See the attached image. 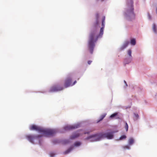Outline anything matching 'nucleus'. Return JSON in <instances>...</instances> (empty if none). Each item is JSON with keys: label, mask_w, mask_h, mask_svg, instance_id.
Segmentation results:
<instances>
[{"label": "nucleus", "mask_w": 157, "mask_h": 157, "mask_svg": "<svg viewBox=\"0 0 157 157\" xmlns=\"http://www.w3.org/2000/svg\"><path fill=\"white\" fill-rule=\"evenodd\" d=\"M99 16L98 13H97L96 15V21H99Z\"/></svg>", "instance_id": "bb28decb"}, {"label": "nucleus", "mask_w": 157, "mask_h": 157, "mask_svg": "<svg viewBox=\"0 0 157 157\" xmlns=\"http://www.w3.org/2000/svg\"><path fill=\"white\" fill-rule=\"evenodd\" d=\"M124 88H126V87L125 86H124Z\"/></svg>", "instance_id": "c9c22d12"}, {"label": "nucleus", "mask_w": 157, "mask_h": 157, "mask_svg": "<svg viewBox=\"0 0 157 157\" xmlns=\"http://www.w3.org/2000/svg\"><path fill=\"white\" fill-rule=\"evenodd\" d=\"M80 134L79 133H74L69 138L71 140H74L79 137Z\"/></svg>", "instance_id": "4468645a"}, {"label": "nucleus", "mask_w": 157, "mask_h": 157, "mask_svg": "<svg viewBox=\"0 0 157 157\" xmlns=\"http://www.w3.org/2000/svg\"><path fill=\"white\" fill-rule=\"evenodd\" d=\"M71 143V141L68 139L61 140V143L62 144L65 145Z\"/></svg>", "instance_id": "2eb2a0df"}, {"label": "nucleus", "mask_w": 157, "mask_h": 157, "mask_svg": "<svg viewBox=\"0 0 157 157\" xmlns=\"http://www.w3.org/2000/svg\"><path fill=\"white\" fill-rule=\"evenodd\" d=\"M105 17L103 16L102 19L101 21V27L100 28L99 33V35L98 36L100 35H103L104 33V29L105 25Z\"/></svg>", "instance_id": "1a4fd4ad"}, {"label": "nucleus", "mask_w": 157, "mask_h": 157, "mask_svg": "<svg viewBox=\"0 0 157 157\" xmlns=\"http://www.w3.org/2000/svg\"><path fill=\"white\" fill-rule=\"evenodd\" d=\"M99 21H96L94 23L93 26L90 29L87 47L90 53L93 54L94 48L95 46V43L97 42L98 38L102 37L103 35H100L99 33L96 35L97 33V27L99 26Z\"/></svg>", "instance_id": "f257e3e1"}, {"label": "nucleus", "mask_w": 157, "mask_h": 157, "mask_svg": "<svg viewBox=\"0 0 157 157\" xmlns=\"http://www.w3.org/2000/svg\"><path fill=\"white\" fill-rule=\"evenodd\" d=\"M114 137L109 129L105 132H100L91 134L85 138V140H89L90 142H95L101 141L103 140H112Z\"/></svg>", "instance_id": "f03ea898"}, {"label": "nucleus", "mask_w": 157, "mask_h": 157, "mask_svg": "<svg viewBox=\"0 0 157 157\" xmlns=\"http://www.w3.org/2000/svg\"><path fill=\"white\" fill-rule=\"evenodd\" d=\"M156 14H157V7L156 8Z\"/></svg>", "instance_id": "f704fd0d"}, {"label": "nucleus", "mask_w": 157, "mask_h": 157, "mask_svg": "<svg viewBox=\"0 0 157 157\" xmlns=\"http://www.w3.org/2000/svg\"><path fill=\"white\" fill-rule=\"evenodd\" d=\"M82 143L80 141H75L74 144L71 145L67 150L63 152V154L67 155L70 153L74 148V147H77L80 146Z\"/></svg>", "instance_id": "0eeeda50"}, {"label": "nucleus", "mask_w": 157, "mask_h": 157, "mask_svg": "<svg viewBox=\"0 0 157 157\" xmlns=\"http://www.w3.org/2000/svg\"><path fill=\"white\" fill-rule=\"evenodd\" d=\"M80 126V124L78 123L71 125H67L63 128L59 130L58 129H53L56 130L57 132L56 134L57 133H64L65 132L75 129L78 128Z\"/></svg>", "instance_id": "423d86ee"}, {"label": "nucleus", "mask_w": 157, "mask_h": 157, "mask_svg": "<svg viewBox=\"0 0 157 157\" xmlns=\"http://www.w3.org/2000/svg\"><path fill=\"white\" fill-rule=\"evenodd\" d=\"M90 131L85 132H84V134H90Z\"/></svg>", "instance_id": "7c9ffc66"}, {"label": "nucleus", "mask_w": 157, "mask_h": 157, "mask_svg": "<svg viewBox=\"0 0 157 157\" xmlns=\"http://www.w3.org/2000/svg\"><path fill=\"white\" fill-rule=\"evenodd\" d=\"M109 131H110L113 136L114 137V134L118 132V131L117 130H112L111 129H109Z\"/></svg>", "instance_id": "393cba45"}, {"label": "nucleus", "mask_w": 157, "mask_h": 157, "mask_svg": "<svg viewBox=\"0 0 157 157\" xmlns=\"http://www.w3.org/2000/svg\"><path fill=\"white\" fill-rule=\"evenodd\" d=\"M106 114H107L106 113H104V114H102V115H101L100 116L99 119H98V121H97V122L98 123L99 122H100V121H102L103 120V119L105 118V117Z\"/></svg>", "instance_id": "aec40b11"}, {"label": "nucleus", "mask_w": 157, "mask_h": 157, "mask_svg": "<svg viewBox=\"0 0 157 157\" xmlns=\"http://www.w3.org/2000/svg\"><path fill=\"white\" fill-rule=\"evenodd\" d=\"M134 116H133V120L134 121H136L138 119H139L140 117L138 114L136 113H133Z\"/></svg>", "instance_id": "a211bd4d"}, {"label": "nucleus", "mask_w": 157, "mask_h": 157, "mask_svg": "<svg viewBox=\"0 0 157 157\" xmlns=\"http://www.w3.org/2000/svg\"><path fill=\"white\" fill-rule=\"evenodd\" d=\"M123 117V114L122 113L119 112H115L110 116L109 119H114L121 120L122 119Z\"/></svg>", "instance_id": "6e6552de"}, {"label": "nucleus", "mask_w": 157, "mask_h": 157, "mask_svg": "<svg viewBox=\"0 0 157 157\" xmlns=\"http://www.w3.org/2000/svg\"><path fill=\"white\" fill-rule=\"evenodd\" d=\"M92 62V61H91V60H88L87 62L88 64L89 65Z\"/></svg>", "instance_id": "473e14b6"}, {"label": "nucleus", "mask_w": 157, "mask_h": 157, "mask_svg": "<svg viewBox=\"0 0 157 157\" xmlns=\"http://www.w3.org/2000/svg\"><path fill=\"white\" fill-rule=\"evenodd\" d=\"M129 43L132 45L134 46L136 44V40L135 38H132L131 39Z\"/></svg>", "instance_id": "6ab92c4d"}, {"label": "nucleus", "mask_w": 157, "mask_h": 157, "mask_svg": "<svg viewBox=\"0 0 157 157\" xmlns=\"http://www.w3.org/2000/svg\"><path fill=\"white\" fill-rule=\"evenodd\" d=\"M132 60V58L127 57L125 58L124 60V65L125 66L126 64H128L131 62Z\"/></svg>", "instance_id": "f8f14e48"}, {"label": "nucleus", "mask_w": 157, "mask_h": 157, "mask_svg": "<svg viewBox=\"0 0 157 157\" xmlns=\"http://www.w3.org/2000/svg\"><path fill=\"white\" fill-rule=\"evenodd\" d=\"M43 135H29L26 136V139L33 144H37L38 143L40 145L42 144V140L41 137Z\"/></svg>", "instance_id": "39448f33"}, {"label": "nucleus", "mask_w": 157, "mask_h": 157, "mask_svg": "<svg viewBox=\"0 0 157 157\" xmlns=\"http://www.w3.org/2000/svg\"><path fill=\"white\" fill-rule=\"evenodd\" d=\"M124 122L125 123V124L124 128H125L126 131V132H127L128 130V123L126 121H124Z\"/></svg>", "instance_id": "b1692460"}, {"label": "nucleus", "mask_w": 157, "mask_h": 157, "mask_svg": "<svg viewBox=\"0 0 157 157\" xmlns=\"http://www.w3.org/2000/svg\"><path fill=\"white\" fill-rule=\"evenodd\" d=\"M49 155L50 157H54L55 155V153L54 152H50Z\"/></svg>", "instance_id": "cd10ccee"}, {"label": "nucleus", "mask_w": 157, "mask_h": 157, "mask_svg": "<svg viewBox=\"0 0 157 157\" xmlns=\"http://www.w3.org/2000/svg\"><path fill=\"white\" fill-rule=\"evenodd\" d=\"M127 138L126 135L125 134L122 135L117 140H123Z\"/></svg>", "instance_id": "4be33fe9"}, {"label": "nucleus", "mask_w": 157, "mask_h": 157, "mask_svg": "<svg viewBox=\"0 0 157 157\" xmlns=\"http://www.w3.org/2000/svg\"><path fill=\"white\" fill-rule=\"evenodd\" d=\"M127 54L128 55L129 57L132 58V50L131 49H129L128 50Z\"/></svg>", "instance_id": "5701e85b"}, {"label": "nucleus", "mask_w": 157, "mask_h": 157, "mask_svg": "<svg viewBox=\"0 0 157 157\" xmlns=\"http://www.w3.org/2000/svg\"><path fill=\"white\" fill-rule=\"evenodd\" d=\"M125 107L126 108V109H127L130 108L131 106L128 105V106H126Z\"/></svg>", "instance_id": "72a5a7b5"}, {"label": "nucleus", "mask_w": 157, "mask_h": 157, "mask_svg": "<svg viewBox=\"0 0 157 157\" xmlns=\"http://www.w3.org/2000/svg\"><path fill=\"white\" fill-rule=\"evenodd\" d=\"M153 30L154 32V33L155 34L157 33V29L156 25L155 23H153V27H152Z\"/></svg>", "instance_id": "412c9836"}, {"label": "nucleus", "mask_w": 157, "mask_h": 157, "mask_svg": "<svg viewBox=\"0 0 157 157\" xmlns=\"http://www.w3.org/2000/svg\"><path fill=\"white\" fill-rule=\"evenodd\" d=\"M127 5L129 9H125L123 14L125 18L129 21H132L135 18L133 0H127Z\"/></svg>", "instance_id": "20e7f679"}, {"label": "nucleus", "mask_w": 157, "mask_h": 157, "mask_svg": "<svg viewBox=\"0 0 157 157\" xmlns=\"http://www.w3.org/2000/svg\"><path fill=\"white\" fill-rule=\"evenodd\" d=\"M148 18L150 20H151V16L150 15V14L149 13H148Z\"/></svg>", "instance_id": "c85d7f7f"}, {"label": "nucleus", "mask_w": 157, "mask_h": 157, "mask_svg": "<svg viewBox=\"0 0 157 157\" xmlns=\"http://www.w3.org/2000/svg\"><path fill=\"white\" fill-rule=\"evenodd\" d=\"M77 82V81L76 80H75L74 81V82H73V83L72 84L71 86H73L75 85Z\"/></svg>", "instance_id": "c756f323"}, {"label": "nucleus", "mask_w": 157, "mask_h": 157, "mask_svg": "<svg viewBox=\"0 0 157 157\" xmlns=\"http://www.w3.org/2000/svg\"><path fill=\"white\" fill-rule=\"evenodd\" d=\"M30 130L38 131L39 133L46 137L54 136L57 132L56 130L50 128H43L35 124H32L29 128Z\"/></svg>", "instance_id": "7ed1b4c3"}, {"label": "nucleus", "mask_w": 157, "mask_h": 157, "mask_svg": "<svg viewBox=\"0 0 157 157\" xmlns=\"http://www.w3.org/2000/svg\"><path fill=\"white\" fill-rule=\"evenodd\" d=\"M129 146H130V145H129L128 144V145H126L124 146L123 148L124 149H127L128 150H130V147Z\"/></svg>", "instance_id": "a878e982"}, {"label": "nucleus", "mask_w": 157, "mask_h": 157, "mask_svg": "<svg viewBox=\"0 0 157 157\" xmlns=\"http://www.w3.org/2000/svg\"><path fill=\"white\" fill-rule=\"evenodd\" d=\"M52 142L54 145L60 144L61 143V140L54 139L52 140Z\"/></svg>", "instance_id": "dca6fc26"}, {"label": "nucleus", "mask_w": 157, "mask_h": 157, "mask_svg": "<svg viewBox=\"0 0 157 157\" xmlns=\"http://www.w3.org/2000/svg\"><path fill=\"white\" fill-rule=\"evenodd\" d=\"M124 83L125 84V86L126 87H127L128 86V84H127V83L126 82L125 80H124Z\"/></svg>", "instance_id": "2f4dec72"}, {"label": "nucleus", "mask_w": 157, "mask_h": 157, "mask_svg": "<svg viewBox=\"0 0 157 157\" xmlns=\"http://www.w3.org/2000/svg\"><path fill=\"white\" fill-rule=\"evenodd\" d=\"M72 79L71 78H68L65 81L64 86L65 88L68 87L71 85Z\"/></svg>", "instance_id": "9b49d317"}, {"label": "nucleus", "mask_w": 157, "mask_h": 157, "mask_svg": "<svg viewBox=\"0 0 157 157\" xmlns=\"http://www.w3.org/2000/svg\"><path fill=\"white\" fill-rule=\"evenodd\" d=\"M135 143V140L132 137H130L128 140V144L129 145H132Z\"/></svg>", "instance_id": "f3484780"}, {"label": "nucleus", "mask_w": 157, "mask_h": 157, "mask_svg": "<svg viewBox=\"0 0 157 157\" xmlns=\"http://www.w3.org/2000/svg\"><path fill=\"white\" fill-rule=\"evenodd\" d=\"M129 43V42L128 41H125L121 47L120 48L119 50L120 51L124 50L128 46Z\"/></svg>", "instance_id": "ddd939ff"}, {"label": "nucleus", "mask_w": 157, "mask_h": 157, "mask_svg": "<svg viewBox=\"0 0 157 157\" xmlns=\"http://www.w3.org/2000/svg\"><path fill=\"white\" fill-rule=\"evenodd\" d=\"M64 88L60 86H52L51 87L49 90L50 92H53L60 91L63 90Z\"/></svg>", "instance_id": "9d476101"}]
</instances>
